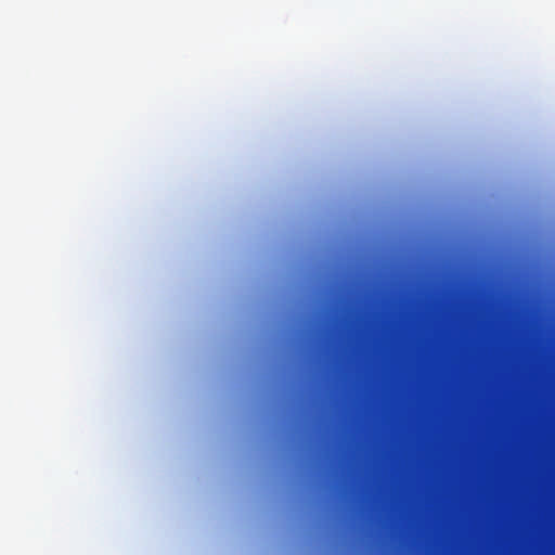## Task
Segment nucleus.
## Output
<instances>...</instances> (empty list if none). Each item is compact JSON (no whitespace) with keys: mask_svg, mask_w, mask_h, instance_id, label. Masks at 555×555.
<instances>
[{"mask_svg":"<svg viewBox=\"0 0 555 555\" xmlns=\"http://www.w3.org/2000/svg\"><path fill=\"white\" fill-rule=\"evenodd\" d=\"M313 441H314V442L317 441V438H315V437L313 438Z\"/></svg>","mask_w":555,"mask_h":555,"instance_id":"obj_4","label":"nucleus"},{"mask_svg":"<svg viewBox=\"0 0 555 555\" xmlns=\"http://www.w3.org/2000/svg\"><path fill=\"white\" fill-rule=\"evenodd\" d=\"M313 400H314V401L317 400V397H315V396L313 397Z\"/></svg>","mask_w":555,"mask_h":555,"instance_id":"obj_3","label":"nucleus"},{"mask_svg":"<svg viewBox=\"0 0 555 555\" xmlns=\"http://www.w3.org/2000/svg\"><path fill=\"white\" fill-rule=\"evenodd\" d=\"M313 333H314V334L317 333V330H315V328L313 330Z\"/></svg>","mask_w":555,"mask_h":555,"instance_id":"obj_2","label":"nucleus"},{"mask_svg":"<svg viewBox=\"0 0 555 555\" xmlns=\"http://www.w3.org/2000/svg\"><path fill=\"white\" fill-rule=\"evenodd\" d=\"M304 389H302V423L301 451L307 487L312 486V315L307 314L304 339Z\"/></svg>","mask_w":555,"mask_h":555,"instance_id":"obj_1","label":"nucleus"}]
</instances>
